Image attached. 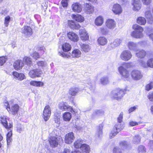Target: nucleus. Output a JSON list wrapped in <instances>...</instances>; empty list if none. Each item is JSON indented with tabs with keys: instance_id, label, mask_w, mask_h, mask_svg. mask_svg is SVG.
<instances>
[{
	"instance_id": "1",
	"label": "nucleus",
	"mask_w": 153,
	"mask_h": 153,
	"mask_svg": "<svg viewBox=\"0 0 153 153\" xmlns=\"http://www.w3.org/2000/svg\"><path fill=\"white\" fill-rule=\"evenodd\" d=\"M133 28L134 30L131 33L132 37L137 39H140L143 37V29L142 27L136 24L133 25Z\"/></svg>"
},
{
	"instance_id": "2",
	"label": "nucleus",
	"mask_w": 153,
	"mask_h": 153,
	"mask_svg": "<svg viewBox=\"0 0 153 153\" xmlns=\"http://www.w3.org/2000/svg\"><path fill=\"white\" fill-rule=\"evenodd\" d=\"M123 125L121 123H117L115 125L110 134V138L115 136L123 128Z\"/></svg>"
},
{
	"instance_id": "3",
	"label": "nucleus",
	"mask_w": 153,
	"mask_h": 153,
	"mask_svg": "<svg viewBox=\"0 0 153 153\" xmlns=\"http://www.w3.org/2000/svg\"><path fill=\"white\" fill-rule=\"evenodd\" d=\"M58 108L60 110L62 111L67 110L71 112L74 114H75V111L73 110L72 107L68 105L65 102H59L58 105Z\"/></svg>"
},
{
	"instance_id": "4",
	"label": "nucleus",
	"mask_w": 153,
	"mask_h": 153,
	"mask_svg": "<svg viewBox=\"0 0 153 153\" xmlns=\"http://www.w3.org/2000/svg\"><path fill=\"white\" fill-rule=\"evenodd\" d=\"M118 70L122 79L126 80L129 79L130 76L129 72L126 68L120 66L118 68Z\"/></svg>"
},
{
	"instance_id": "5",
	"label": "nucleus",
	"mask_w": 153,
	"mask_h": 153,
	"mask_svg": "<svg viewBox=\"0 0 153 153\" xmlns=\"http://www.w3.org/2000/svg\"><path fill=\"white\" fill-rule=\"evenodd\" d=\"M21 33L26 37H30L32 34V29L30 26L25 25L21 29Z\"/></svg>"
},
{
	"instance_id": "6",
	"label": "nucleus",
	"mask_w": 153,
	"mask_h": 153,
	"mask_svg": "<svg viewBox=\"0 0 153 153\" xmlns=\"http://www.w3.org/2000/svg\"><path fill=\"white\" fill-rule=\"evenodd\" d=\"M132 57L131 52L128 50L123 51L120 55V57L122 60L127 61L130 60Z\"/></svg>"
},
{
	"instance_id": "7",
	"label": "nucleus",
	"mask_w": 153,
	"mask_h": 153,
	"mask_svg": "<svg viewBox=\"0 0 153 153\" xmlns=\"http://www.w3.org/2000/svg\"><path fill=\"white\" fill-rule=\"evenodd\" d=\"M42 71L41 69H36L30 71L29 73V76L32 78L40 77L42 74Z\"/></svg>"
},
{
	"instance_id": "8",
	"label": "nucleus",
	"mask_w": 153,
	"mask_h": 153,
	"mask_svg": "<svg viewBox=\"0 0 153 153\" xmlns=\"http://www.w3.org/2000/svg\"><path fill=\"white\" fill-rule=\"evenodd\" d=\"M131 75L132 79L135 80L141 79L143 76L141 72L137 70H133L131 73Z\"/></svg>"
},
{
	"instance_id": "9",
	"label": "nucleus",
	"mask_w": 153,
	"mask_h": 153,
	"mask_svg": "<svg viewBox=\"0 0 153 153\" xmlns=\"http://www.w3.org/2000/svg\"><path fill=\"white\" fill-rule=\"evenodd\" d=\"M113 97L117 100L120 99L124 94V91L119 88L117 89L113 92Z\"/></svg>"
},
{
	"instance_id": "10",
	"label": "nucleus",
	"mask_w": 153,
	"mask_h": 153,
	"mask_svg": "<svg viewBox=\"0 0 153 153\" xmlns=\"http://www.w3.org/2000/svg\"><path fill=\"white\" fill-rule=\"evenodd\" d=\"M61 137L58 138L56 137H50L48 140L50 146L52 147H56L57 146L59 141L62 140Z\"/></svg>"
},
{
	"instance_id": "11",
	"label": "nucleus",
	"mask_w": 153,
	"mask_h": 153,
	"mask_svg": "<svg viewBox=\"0 0 153 153\" xmlns=\"http://www.w3.org/2000/svg\"><path fill=\"white\" fill-rule=\"evenodd\" d=\"M107 28L111 30L114 29L116 27V22L114 20L112 19H108L105 22Z\"/></svg>"
},
{
	"instance_id": "12",
	"label": "nucleus",
	"mask_w": 153,
	"mask_h": 153,
	"mask_svg": "<svg viewBox=\"0 0 153 153\" xmlns=\"http://www.w3.org/2000/svg\"><path fill=\"white\" fill-rule=\"evenodd\" d=\"M51 108L49 105H47L45 107L43 111V115L45 121L48 120L51 114Z\"/></svg>"
},
{
	"instance_id": "13",
	"label": "nucleus",
	"mask_w": 153,
	"mask_h": 153,
	"mask_svg": "<svg viewBox=\"0 0 153 153\" xmlns=\"http://www.w3.org/2000/svg\"><path fill=\"white\" fill-rule=\"evenodd\" d=\"M1 121L4 126L6 128H10L13 127L12 123H10L9 124L7 123V120L8 119L7 117L3 116L1 117Z\"/></svg>"
},
{
	"instance_id": "14",
	"label": "nucleus",
	"mask_w": 153,
	"mask_h": 153,
	"mask_svg": "<svg viewBox=\"0 0 153 153\" xmlns=\"http://www.w3.org/2000/svg\"><path fill=\"white\" fill-rule=\"evenodd\" d=\"M74 138L73 132H70L66 134L65 136V142L68 144L71 143L73 141Z\"/></svg>"
},
{
	"instance_id": "15",
	"label": "nucleus",
	"mask_w": 153,
	"mask_h": 153,
	"mask_svg": "<svg viewBox=\"0 0 153 153\" xmlns=\"http://www.w3.org/2000/svg\"><path fill=\"white\" fill-rule=\"evenodd\" d=\"M68 39L71 40L74 42H77L79 40L78 35L73 32H69L67 34Z\"/></svg>"
},
{
	"instance_id": "16",
	"label": "nucleus",
	"mask_w": 153,
	"mask_h": 153,
	"mask_svg": "<svg viewBox=\"0 0 153 153\" xmlns=\"http://www.w3.org/2000/svg\"><path fill=\"white\" fill-rule=\"evenodd\" d=\"M112 10L115 14H119L122 12V9L120 5L118 4H114L113 6Z\"/></svg>"
},
{
	"instance_id": "17",
	"label": "nucleus",
	"mask_w": 153,
	"mask_h": 153,
	"mask_svg": "<svg viewBox=\"0 0 153 153\" xmlns=\"http://www.w3.org/2000/svg\"><path fill=\"white\" fill-rule=\"evenodd\" d=\"M79 33L81 39L83 41L88 40L89 39V36L85 30L81 29L79 30Z\"/></svg>"
},
{
	"instance_id": "18",
	"label": "nucleus",
	"mask_w": 153,
	"mask_h": 153,
	"mask_svg": "<svg viewBox=\"0 0 153 153\" xmlns=\"http://www.w3.org/2000/svg\"><path fill=\"white\" fill-rule=\"evenodd\" d=\"M85 6L84 10L87 13L90 14L93 13L94 10V7L87 3L85 4Z\"/></svg>"
},
{
	"instance_id": "19",
	"label": "nucleus",
	"mask_w": 153,
	"mask_h": 153,
	"mask_svg": "<svg viewBox=\"0 0 153 153\" xmlns=\"http://www.w3.org/2000/svg\"><path fill=\"white\" fill-rule=\"evenodd\" d=\"M14 78L19 81H22L26 78L25 75L22 73H18L16 72H13L12 73Z\"/></svg>"
},
{
	"instance_id": "20",
	"label": "nucleus",
	"mask_w": 153,
	"mask_h": 153,
	"mask_svg": "<svg viewBox=\"0 0 153 153\" xmlns=\"http://www.w3.org/2000/svg\"><path fill=\"white\" fill-rule=\"evenodd\" d=\"M69 26L72 29H78L80 27V26L78 23H76L73 20H69L68 22Z\"/></svg>"
},
{
	"instance_id": "21",
	"label": "nucleus",
	"mask_w": 153,
	"mask_h": 153,
	"mask_svg": "<svg viewBox=\"0 0 153 153\" xmlns=\"http://www.w3.org/2000/svg\"><path fill=\"white\" fill-rule=\"evenodd\" d=\"M128 48L131 51H137V44L133 42L130 41L127 44Z\"/></svg>"
},
{
	"instance_id": "22",
	"label": "nucleus",
	"mask_w": 153,
	"mask_h": 153,
	"mask_svg": "<svg viewBox=\"0 0 153 153\" xmlns=\"http://www.w3.org/2000/svg\"><path fill=\"white\" fill-rule=\"evenodd\" d=\"M24 65V63L22 60H18L15 61L13 64V67L16 70L22 68Z\"/></svg>"
},
{
	"instance_id": "23",
	"label": "nucleus",
	"mask_w": 153,
	"mask_h": 153,
	"mask_svg": "<svg viewBox=\"0 0 153 153\" xmlns=\"http://www.w3.org/2000/svg\"><path fill=\"white\" fill-rule=\"evenodd\" d=\"M72 7L74 11L78 13L81 12L82 10L81 5L78 3H75L73 4Z\"/></svg>"
},
{
	"instance_id": "24",
	"label": "nucleus",
	"mask_w": 153,
	"mask_h": 153,
	"mask_svg": "<svg viewBox=\"0 0 153 153\" xmlns=\"http://www.w3.org/2000/svg\"><path fill=\"white\" fill-rule=\"evenodd\" d=\"M145 17L147 20V22L149 24H152L153 21V17L150 11H146L145 13Z\"/></svg>"
},
{
	"instance_id": "25",
	"label": "nucleus",
	"mask_w": 153,
	"mask_h": 153,
	"mask_svg": "<svg viewBox=\"0 0 153 153\" xmlns=\"http://www.w3.org/2000/svg\"><path fill=\"white\" fill-rule=\"evenodd\" d=\"M104 22V19L102 16H99L97 17L94 20L95 24L98 26H101Z\"/></svg>"
},
{
	"instance_id": "26",
	"label": "nucleus",
	"mask_w": 153,
	"mask_h": 153,
	"mask_svg": "<svg viewBox=\"0 0 153 153\" xmlns=\"http://www.w3.org/2000/svg\"><path fill=\"white\" fill-rule=\"evenodd\" d=\"M19 109V107L18 105L17 104H14L12 106L10 111H10L9 113H12L13 114H15L17 113Z\"/></svg>"
},
{
	"instance_id": "27",
	"label": "nucleus",
	"mask_w": 153,
	"mask_h": 153,
	"mask_svg": "<svg viewBox=\"0 0 153 153\" xmlns=\"http://www.w3.org/2000/svg\"><path fill=\"white\" fill-rule=\"evenodd\" d=\"M81 52L78 49L74 50L72 52L71 56L72 57L79 58L80 57Z\"/></svg>"
},
{
	"instance_id": "28",
	"label": "nucleus",
	"mask_w": 153,
	"mask_h": 153,
	"mask_svg": "<svg viewBox=\"0 0 153 153\" xmlns=\"http://www.w3.org/2000/svg\"><path fill=\"white\" fill-rule=\"evenodd\" d=\"M30 85L36 87H42L44 85L43 82L40 81H31L30 82Z\"/></svg>"
},
{
	"instance_id": "29",
	"label": "nucleus",
	"mask_w": 153,
	"mask_h": 153,
	"mask_svg": "<svg viewBox=\"0 0 153 153\" xmlns=\"http://www.w3.org/2000/svg\"><path fill=\"white\" fill-rule=\"evenodd\" d=\"M80 148L83 153H89L90 151L89 146L86 144L82 145Z\"/></svg>"
},
{
	"instance_id": "30",
	"label": "nucleus",
	"mask_w": 153,
	"mask_h": 153,
	"mask_svg": "<svg viewBox=\"0 0 153 153\" xmlns=\"http://www.w3.org/2000/svg\"><path fill=\"white\" fill-rule=\"evenodd\" d=\"M98 44L104 46L107 43V39L104 37H100L97 40Z\"/></svg>"
},
{
	"instance_id": "31",
	"label": "nucleus",
	"mask_w": 153,
	"mask_h": 153,
	"mask_svg": "<svg viewBox=\"0 0 153 153\" xmlns=\"http://www.w3.org/2000/svg\"><path fill=\"white\" fill-rule=\"evenodd\" d=\"M71 118V115L69 112H66L64 113L63 115V120L65 121H69Z\"/></svg>"
},
{
	"instance_id": "32",
	"label": "nucleus",
	"mask_w": 153,
	"mask_h": 153,
	"mask_svg": "<svg viewBox=\"0 0 153 153\" xmlns=\"http://www.w3.org/2000/svg\"><path fill=\"white\" fill-rule=\"evenodd\" d=\"M141 137L139 135L137 134L134 136L133 138L132 143L137 144H139L140 142Z\"/></svg>"
},
{
	"instance_id": "33",
	"label": "nucleus",
	"mask_w": 153,
	"mask_h": 153,
	"mask_svg": "<svg viewBox=\"0 0 153 153\" xmlns=\"http://www.w3.org/2000/svg\"><path fill=\"white\" fill-rule=\"evenodd\" d=\"M62 48L63 50L65 52H67L70 51L71 49V46L68 43H65L63 44Z\"/></svg>"
},
{
	"instance_id": "34",
	"label": "nucleus",
	"mask_w": 153,
	"mask_h": 153,
	"mask_svg": "<svg viewBox=\"0 0 153 153\" xmlns=\"http://www.w3.org/2000/svg\"><path fill=\"white\" fill-rule=\"evenodd\" d=\"M138 57L142 58H144L146 55V52L143 50H141L137 52L135 54Z\"/></svg>"
},
{
	"instance_id": "35",
	"label": "nucleus",
	"mask_w": 153,
	"mask_h": 153,
	"mask_svg": "<svg viewBox=\"0 0 153 153\" xmlns=\"http://www.w3.org/2000/svg\"><path fill=\"white\" fill-rule=\"evenodd\" d=\"M79 91V90L78 88H73L70 89L69 93L72 96H75Z\"/></svg>"
},
{
	"instance_id": "36",
	"label": "nucleus",
	"mask_w": 153,
	"mask_h": 153,
	"mask_svg": "<svg viewBox=\"0 0 153 153\" xmlns=\"http://www.w3.org/2000/svg\"><path fill=\"white\" fill-rule=\"evenodd\" d=\"M137 150L138 153H146V149L144 146L141 145L137 147Z\"/></svg>"
},
{
	"instance_id": "37",
	"label": "nucleus",
	"mask_w": 153,
	"mask_h": 153,
	"mask_svg": "<svg viewBox=\"0 0 153 153\" xmlns=\"http://www.w3.org/2000/svg\"><path fill=\"white\" fill-rule=\"evenodd\" d=\"M137 23L139 25H144L146 23V20L145 19L142 17H139L137 19Z\"/></svg>"
},
{
	"instance_id": "38",
	"label": "nucleus",
	"mask_w": 153,
	"mask_h": 153,
	"mask_svg": "<svg viewBox=\"0 0 153 153\" xmlns=\"http://www.w3.org/2000/svg\"><path fill=\"white\" fill-rule=\"evenodd\" d=\"M122 42V39H117L114 40L112 43L111 44V46L113 48L117 47L120 45Z\"/></svg>"
},
{
	"instance_id": "39",
	"label": "nucleus",
	"mask_w": 153,
	"mask_h": 153,
	"mask_svg": "<svg viewBox=\"0 0 153 153\" xmlns=\"http://www.w3.org/2000/svg\"><path fill=\"white\" fill-rule=\"evenodd\" d=\"M104 114V112L102 110H96L92 114V117L95 118L97 116L102 115Z\"/></svg>"
},
{
	"instance_id": "40",
	"label": "nucleus",
	"mask_w": 153,
	"mask_h": 153,
	"mask_svg": "<svg viewBox=\"0 0 153 153\" xmlns=\"http://www.w3.org/2000/svg\"><path fill=\"white\" fill-rule=\"evenodd\" d=\"M73 18L76 21L79 22H82L84 20V18L82 16L78 14L73 15Z\"/></svg>"
},
{
	"instance_id": "41",
	"label": "nucleus",
	"mask_w": 153,
	"mask_h": 153,
	"mask_svg": "<svg viewBox=\"0 0 153 153\" xmlns=\"http://www.w3.org/2000/svg\"><path fill=\"white\" fill-rule=\"evenodd\" d=\"M81 47L82 50L85 52H88L91 49L89 46L87 44H82L81 45Z\"/></svg>"
},
{
	"instance_id": "42",
	"label": "nucleus",
	"mask_w": 153,
	"mask_h": 153,
	"mask_svg": "<svg viewBox=\"0 0 153 153\" xmlns=\"http://www.w3.org/2000/svg\"><path fill=\"white\" fill-rule=\"evenodd\" d=\"M24 62L27 65L30 66L32 65V61L31 59L29 57L25 56L23 59Z\"/></svg>"
},
{
	"instance_id": "43",
	"label": "nucleus",
	"mask_w": 153,
	"mask_h": 153,
	"mask_svg": "<svg viewBox=\"0 0 153 153\" xmlns=\"http://www.w3.org/2000/svg\"><path fill=\"white\" fill-rule=\"evenodd\" d=\"M100 80L101 84L103 85L107 84L109 82L108 78L107 76H103L101 77Z\"/></svg>"
},
{
	"instance_id": "44",
	"label": "nucleus",
	"mask_w": 153,
	"mask_h": 153,
	"mask_svg": "<svg viewBox=\"0 0 153 153\" xmlns=\"http://www.w3.org/2000/svg\"><path fill=\"white\" fill-rule=\"evenodd\" d=\"M120 146L122 149H126L128 146V144L127 142L125 140L120 141L119 143Z\"/></svg>"
},
{
	"instance_id": "45",
	"label": "nucleus",
	"mask_w": 153,
	"mask_h": 153,
	"mask_svg": "<svg viewBox=\"0 0 153 153\" xmlns=\"http://www.w3.org/2000/svg\"><path fill=\"white\" fill-rule=\"evenodd\" d=\"M108 29L107 27H102L100 28L101 33L104 35L108 34L109 32Z\"/></svg>"
},
{
	"instance_id": "46",
	"label": "nucleus",
	"mask_w": 153,
	"mask_h": 153,
	"mask_svg": "<svg viewBox=\"0 0 153 153\" xmlns=\"http://www.w3.org/2000/svg\"><path fill=\"white\" fill-rule=\"evenodd\" d=\"M82 142L79 140L76 141L74 143V146L76 148H81L82 145Z\"/></svg>"
},
{
	"instance_id": "47",
	"label": "nucleus",
	"mask_w": 153,
	"mask_h": 153,
	"mask_svg": "<svg viewBox=\"0 0 153 153\" xmlns=\"http://www.w3.org/2000/svg\"><path fill=\"white\" fill-rule=\"evenodd\" d=\"M10 21V17L8 16H6L4 18V24L6 27L8 26L9 23Z\"/></svg>"
},
{
	"instance_id": "48",
	"label": "nucleus",
	"mask_w": 153,
	"mask_h": 153,
	"mask_svg": "<svg viewBox=\"0 0 153 153\" xmlns=\"http://www.w3.org/2000/svg\"><path fill=\"white\" fill-rule=\"evenodd\" d=\"M103 128L102 125L101 124L99 125L98 128V131L97 133V134L98 135V137H100L102 134V129Z\"/></svg>"
},
{
	"instance_id": "49",
	"label": "nucleus",
	"mask_w": 153,
	"mask_h": 153,
	"mask_svg": "<svg viewBox=\"0 0 153 153\" xmlns=\"http://www.w3.org/2000/svg\"><path fill=\"white\" fill-rule=\"evenodd\" d=\"M12 134V132L11 131L9 132L7 134V143L8 144L11 140V136Z\"/></svg>"
},
{
	"instance_id": "50",
	"label": "nucleus",
	"mask_w": 153,
	"mask_h": 153,
	"mask_svg": "<svg viewBox=\"0 0 153 153\" xmlns=\"http://www.w3.org/2000/svg\"><path fill=\"white\" fill-rule=\"evenodd\" d=\"M60 116L59 114L55 115L54 117L55 122L58 124H59L60 123Z\"/></svg>"
},
{
	"instance_id": "51",
	"label": "nucleus",
	"mask_w": 153,
	"mask_h": 153,
	"mask_svg": "<svg viewBox=\"0 0 153 153\" xmlns=\"http://www.w3.org/2000/svg\"><path fill=\"white\" fill-rule=\"evenodd\" d=\"M37 65L39 66H40L42 67H46L47 66V63L45 61H39L37 63Z\"/></svg>"
},
{
	"instance_id": "52",
	"label": "nucleus",
	"mask_w": 153,
	"mask_h": 153,
	"mask_svg": "<svg viewBox=\"0 0 153 153\" xmlns=\"http://www.w3.org/2000/svg\"><path fill=\"white\" fill-rule=\"evenodd\" d=\"M113 153H122V152L118 146L115 147L113 150Z\"/></svg>"
},
{
	"instance_id": "53",
	"label": "nucleus",
	"mask_w": 153,
	"mask_h": 153,
	"mask_svg": "<svg viewBox=\"0 0 153 153\" xmlns=\"http://www.w3.org/2000/svg\"><path fill=\"white\" fill-rule=\"evenodd\" d=\"M140 63L141 65L143 68H147L149 67L148 65V61L146 63V62L143 60H141L140 61Z\"/></svg>"
},
{
	"instance_id": "54",
	"label": "nucleus",
	"mask_w": 153,
	"mask_h": 153,
	"mask_svg": "<svg viewBox=\"0 0 153 153\" xmlns=\"http://www.w3.org/2000/svg\"><path fill=\"white\" fill-rule=\"evenodd\" d=\"M132 66V63L130 62H127V63H124L123 65L122 66V67H123L124 68H129L131 67Z\"/></svg>"
},
{
	"instance_id": "55",
	"label": "nucleus",
	"mask_w": 153,
	"mask_h": 153,
	"mask_svg": "<svg viewBox=\"0 0 153 153\" xmlns=\"http://www.w3.org/2000/svg\"><path fill=\"white\" fill-rule=\"evenodd\" d=\"M153 87V82H151L146 86V90L149 91L152 89Z\"/></svg>"
},
{
	"instance_id": "56",
	"label": "nucleus",
	"mask_w": 153,
	"mask_h": 153,
	"mask_svg": "<svg viewBox=\"0 0 153 153\" xmlns=\"http://www.w3.org/2000/svg\"><path fill=\"white\" fill-rule=\"evenodd\" d=\"M133 10L135 11H138L140 9L141 7V3L139 4L138 5H133Z\"/></svg>"
},
{
	"instance_id": "57",
	"label": "nucleus",
	"mask_w": 153,
	"mask_h": 153,
	"mask_svg": "<svg viewBox=\"0 0 153 153\" xmlns=\"http://www.w3.org/2000/svg\"><path fill=\"white\" fill-rule=\"evenodd\" d=\"M123 113L121 112L117 118L118 123H121L123 121Z\"/></svg>"
},
{
	"instance_id": "58",
	"label": "nucleus",
	"mask_w": 153,
	"mask_h": 153,
	"mask_svg": "<svg viewBox=\"0 0 153 153\" xmlns=\"http://www.w3.org/2000/svg\"><path fill=\"white\" fill-rule=\"evenodd\" d=\"M149 67L153 68V58L149 59L148 60Z\"/></svg>"
},
{
	"instance_id": "59",
	"label": "nucleus",
	"mask_w": 153,
	"mask_h": 153,
	"mask_svg": "<svg viewBox=\"0 0 153 153\" xmlns=\"http://www.w3.org/2000/svg\"><path fill=\"white\" fill-rule=\"evenodd\" d=\"M32 56L33 58L36 59L38 58H39V54L37 52L35 51L33 53V54L31 55Z\"/></svg>"
},
{
	"instance_id": "60",
	"label": "nucleus",
	"mask_w": 153,
	"mask_h": 153,
	"mask_svg": "<svg viewBox=\"0 0 153 153\" xmlns=\"http://www.w3.org/2000/svg\"><path fill=\"white\" fill-rule=\"evenodd\" d=\"M87 81L86 82V83L88 85H91V86L90 88L91 90H94L95 88V85L94 84H93L91 85V83L90 81L91 80L90 79H88Z\"/></svg>"
},
{
	"instance_id": "61",
	"label": "nucleus",
	"mask_w": 153,
	"mask_h": 153,
	"mask_svg": "<svg viewBox=\"0 0 153 153\" xmlns=\"http://www.w3.org/2000/svg\"><path fill=\"white\" fill-rule=\"evenodd\" d=\"M6 59L4 56L0 57V66L3 65L5 62Z\"/></svg>"
},
{
	"instance_id": "62",
	"label": "nucleus",
	"mask_w": 153,
	"mask_h": 153,
	"mask_svg": "<svg viewBox=\"0 0 153 153\" xmlns=\"http://www.w3.org/2000/svg\"><path fill=\"white\" fill-rule=\"evenodd\" d=\"M129 124L131 126H134L140 124V123L139 122L137 123L135 121L131 120L129 122Z\"/></svg>"
},
{
	"instance_id": "63",
	"label": "nucleus",
	"mask_w": 153,
	"mask_h": 153,
	"mask_svg": "<svg viewBox=\"0 0 153 153\" xmlns=\"http://www.w3.org/2000/svg\"><path fill=\"white\" fill-rule=\"evenodd\" d=\"M148 97L150 101H153V92H150L149 93Z\"/></svg>"
},
{
	"instance_id": "64",
	"label": "nucleus",
	"mask_w": 153,
	"mask_h": 153,
	"mask_svg": "<svg viewBox=\"0 0 153 153\" xmlns=\"http://www.w3.org/2000/svg\"><path fill=\"white\" fill-rule=\"evenodd\" d=\"M59 55L62 56V57H66L67 58H70L71 57V56L68 55L67 53H60L59 52Z\"/></svg>"
}]
</instances>
